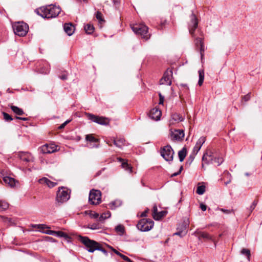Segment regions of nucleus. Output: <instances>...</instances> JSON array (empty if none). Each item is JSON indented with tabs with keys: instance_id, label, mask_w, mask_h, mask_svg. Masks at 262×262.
Masks as SVG:
<instances>
[{
	"instance_id": "nucleus-48",
	"label": "nucleus",
	"mask_w": 262,
	"mask_h": 262,
	"mask_svg": "<svg viewBox=\"0 0 262 262\" xmlns=\"http://www.w3.org/2000/svg\"><path fill=\"white\" fill-rule=\"evenodd\" d=\"M56 231H55L48 230V229L46 230V231H43V233H45L46 234H49V235H55V236L56 234Z\"/></svg>"
},
{
	"instance_id": "nucleus-39",
	"label": "nucleus",
	"mask_w": 262,
	"mask_h": 262,
	"mask_svg": "<svg viewBox=\"0 0 262 262\" xmlns=\"http://www.w3.org/2000/svg\"><path fill=\"white\" fill-rule=\"evenodd\" d=\"M165 215V211H164L158 212V213H157V214L156 215H154V219L155 220L158 221V220H160L163 216H164Z\"/></svg>"
},
{
	"instance_id": "nucleus-11",
	"label": "nucleus",
	"mask_w": 262,
	"mask_h": 262,
	"mask_svg": "<svg viewBox=\"0 0 262 262\" xmlns=\"http://www.w3.org/2000/svg\"><path fill=\"white\" fill-rule=\"evenodd\" d=\"M184 132L182 129H170V139L173 141H182L184 137Z\"/></svg>"
},
{
	"instance_id": "nucleus-51",
	"label": "nucleus",
	"mask_w": 262,
	"mask_h": 262,
	"mask_svg": "<svg viewBox=\"0 0 262 262\" xmlns=\"http://www.w3.org/2000/svg\"><path fill=\"white\" fill-rule=\"evenodd\" d=\"M159 104H163L164 103V97L162 95L161 93H159Z\"/></svg>"
},
{
	"instance_id": "nucleus-62",
	"label": "nucleus",
	"mask_w": 262,
	"mask_h": 262,
	"mask_svg": "<svg viewBox=\"0 0 262 262\" xmlns=\"http://www.w3.org/2000/svg\"><path fill=\"white\" fill-rule=\"evenodd\" d=\"M179 174H180V172H174V173H173V174H172V175H171V177H176V176H177L178 175H179Z\"/></svg>"
},
{
	"instance_id": "nucleus-9",
	"label": "nucleus",
	"mask_w": 262,
	"mask_h": 262,
	"mask_svg": "<svg viewBox=\"0 0 262 262\" xmlns=\"http://www.w3.org/2000/svg\"><path fill=\"white\" fill-rule=\"evenodd\" d=\"M101 200V192L99 190L92 189L89 193V201L90 204L97 205Z\"/></svg>"
},
{
	"instance_id": "nucleus-16",
	"label": "nucleus",
	"mask_w": 262,
	"mask_h": 262,
	"mask_svg": "<svg viewBox=\"0 0 262 262\" xmlns=\"http://www.w3.org/2000/svg\"><path fill=\"white\" fill-rule=\"evenodd\" d=\"M189 221L188 219H186L184 220V229L177 232L174 234L179 235L181 237H183L185 235L187 232V228L189 227Z\"/></svg>"
},
{
	"instance_id": "nucleus-34",
	"label": "nucleus",
	"mask_w": 262,
	"mask_h": 262,
	"mask_svg": "<svg viewBox=\"0 0 262 262\" xmlns=\"http://www.w3.org/2000/svg\"><path fill=\"white\" fill-rule=\"evenodd\" d=\"M198 234L200 238H202L206 239H211L210 235L206 232H200Z\"/></svg>"
},
{
	"instance_id": "nucleus-54",
	"label": "nucleus",
	"mask_w": 262,
	"mask_h": 262,
	"mask_svg": "<svg viewBox=\"0 0 262 262\" xmlns=\"http://www.w3.org/2000/svg\"><path fill=\"white\" fill-rule=\"evenodd\" d=\"M59 78L63 80H67L68 79V75L67 74H63L59 76Z\"/></svg>"
},
{
	"instance_id": "nucleus-8",
	"label": "nucleus",
	"mask_w": 262,
	"mask_h": 262,
	"mask_svg": "<svg viewBox=\"0 0 262 262\" xmlns=\"http://www.w3.org/2000/svg\"><path fill=\"white\" fill-rule=\"evenodd\" d=\"M161 156L167 161L172 162L173 158L174 151L170 145H166L161 149Z\"/></svg>"
},
{
	"instance_id": "nucleus-12",
	"label": "nucleus",
	"mask_w": 262,
	"mask_h": 262,
	"mask_svg": "<svg viewBox=\"0 0 262 262\" xmlns=\"http://www.w3.org/2000/svg\"><path fill=\"white\" fill-rule=\"evenodd\" d=\"M198 26V21L196 15L193 12L190 15V22L189 24V31L191 35L194 36V32Z\"/></svg>"
},
{
	"instance_id": "nucleus-26",
	"label": "nucleus",
	"mask_w": 262,
	"mask_h": 262,
	"mask_svg": "<svg viewBox=\"0 0 262 262\" xmlns=\"http://www.w3.org/2000/svg\"><path fill=\"white\" fill-rule=\"evenodd\" d=\"M10 108L12 111L17 115H23L25 113L21 108L16 106L11 105Z\"/></svg>"
},
{
	"instance_id": "nucleus-6",
	"label": "nucleus",
	"mask_w": 262,
	"mask_h": 262,
	"mask_svg": "<svg viewBox=\"0 0 262 262\" xmlns=\"http://www.w3.org/2000/svg\"><path fill=\"white\" fill-rule=\"evenodd\" d=\"M154 226V222L150 219H142L137 224V228L142 232L150 230Z\"/></svg>"
},
{
	"instance_id": "nucleus-30",
	"label": "nucleus",
	"mask_w": 262,
	"mask_h": 262,
	"mask_svg": "<svg viewBox=\"0 0 262 262\" xmlns=\"http://www.w3.org/2000/svg\"><path fill=\"white\" fill-rule=\"evenodd\" d=\"M241 253L243 255H244L246 256L247 259L250 261V256H251V252L250 250L248 249L243 248L242 249L241 251Z\"/></svg>"
},
{
	"instance_id": "nucleus-21",
	"label": "nucleus",
	"mask_w": 262,
	"mask_h": 262,
	"mask_svg": "<svg viewBox=\"0 0 262 262\" xmlns=\"http://www.w3.org/2000/svg\"><path fill=\"white\" fill-rule=\"evenodd\" d=\"M112 141L114 144L120 148H121L122 146L125 145V140L123 138H120L117 139L114 138L112 139Z\"/></svg>"
},
{
	"instance_id": "nucleus-23",
	"label": "nucleus",
	"mask_w": 262,
	"mask_h": 262,
	"mask_svg": "<svg viewBox=\"0 0 262 262\" xmlns=\"http://www.w3.org/2000/svg\"><path fill=\"white\" fill-rule=\"evenodd\" d=\"M119 160L122 162L121 166L123 168H124L125 170L128 171L130 173L132 172V166H130L126 161H125L121 158H119Z\"/></svg>"
},
{
	"instance_id": "nucleus-63",
	"label": "nucleus",
	"mask_w": 262,
	"mask_h": 262,
	"mask_svg": "<svg viewBox=\"0 0 262 262\" xmlns=\"http://www.w3.org/2000/svg\"><path fill=\"white\" fill-rule=\"evenodd\" d=\"M184 221L183 222V224L182 225L181 228L180 227H178V229H179L180 230H182V229H184Z\"/></svg>"
},
{
	"instance_id": "nucleus-59",
	"label": "nucleus",
	"mask_w": 262,
	"mask_h": 262,
	"mask_svg": "<svg viewBox=\"0 0 262 262\" xmlns=\"http://www.w3.org/2000/svg\"><path fill=\"white\" fill-rule=\"evenodd\" d=\"M166 23V20H161L160 24H161V28H162L163 27H164Z\"/></svg>"
},
{
	"instance_id": "nucleus-60",
	"label": "nucleus",
	"mask_w": 262,
	"mask_h": 262,
	"mask_svg": "<svg viewBox=\"0 0 262 262\" xmlns=\"http://www.w3.org/2000/svg\"><path fill=\"white\" fill-rule=\"evenodd\" d=\"M222 211L226 213H230L231 212H233V210H225V209H222Z\"/></svg>"
},
{
	"instance_id": "nucleus-3",
	"label": "nucleus",
	"mask_w": 262,
	"mask_h": 262,
	"mask_svg": "<svg viewBox=\"0 0 262 262\" xmlns=\"http://www.w3.org/2000/svg\"><path fill=\"white\" fill-rule=\"evenodd\" d=\"M133 31L136 34L139 35L143 38L147 40L150 34L148 32V28L143 24H136L132 26Z\"/></svg>"
},
{
	"instance_id": "nucleus-43",
	"label": "nucleus",
	"mask_w": 262,
	"mask_h": 262,
	"mask_svg": "<svg viewBox=\"0 0 262 262\" xmlns=\"http://www.w3.org/2000/svg\"><path fill=\"white\" fill-rule=\"evenodd\" d=\"M35 226H37V228L39 229V230L42 232H43V231H46L45 229L47 230V229L49 228L48 227L43 224L36 225H35Z\"/></svg>"
},
{
	"instance_id": "nucleus-41",
	"label": "nucleus",
	"mask_w": 262,
	"mask_h": 262,
	"mask_svg": "<svg viewBox=\"0 0 262 262\" xmlns=\"http://www.w3.org/2000/svg\"><path fill=\"white\" fill-rule=\"evenodd\" d=\"M3 115L4 116V119H5V120L6 121L10 122V121L13 120L12 117L10 115H9L8 113H5V112H3Z\"/></svg>"
},
{
	"instance_id": "nucleus-52",
	"label": "nucleus",
	"mask_w": 262,
	"mask_h": 262,
	"mask_svg": "<svg viewBox=\"0 0 262 262\" xmlns=\"http://www.w3.org/2000/svg\"><path fill=\"white\" fill-rule=\"evenodd\" d=\"M250 99V93H248V94L244 95L242 97V100L245 101V102H247L249 101Z\"/></svg>"
},
{
	"instance_id": "nucleus-40",
	"label": "nucleus",
	"mask_w": 262,
	"mask_h": 262,
	"mask_svg": "<svg viewBox=\"0 0 262 262\" xmlns=\"http://www.w3.org/2000/svg\"><path fill=\"white\" fill-rule=\"evenodd\" d=\"M205 141L206 138L205 137L202 136L199 139L196 143V145H198V146H200V147L201 148L202 146L205 143Z\"/></svg>"
},
{
	"instance_id": "nucleus-29",
	"label": "nucleus",
	"mask_w": 262,
	"mask_h": 262,
	"mask_svg": "<svg viewBox=\"0 0 262 262\" xmlns=\"http://www.w3.org/2000/svg\"><path fill=\"white\" fill-rule=\"evenodd\" d=\"M171 119L177 122H181L184 120V118L180 114L177 113L172 114Z\"/></svg>"
},
{
	"instance_id": "nucleus-64",
	"label": "nucleus",
	"mask_w": 262,
	"mask_h": 262,
	"mask_svg": "<svg viewBox=\"0 0 262 262\" xmlns=\"http://www.w3.org/2000/svg\"><path fill=\"white\" fill-rule=\"evenodd\" d=\"M47 238L48 239L49 241H51V242L53 241V239L51 237L48 236V237H47Z\"/></svg>"
},
{
	"instance_id": "nucleus-31",
	"label": "nucleus",
	"mask_w": 262,
	"mask_h": 262,
	"mask_svg": "<svg viewBox=\"0 0 262 262\" xmlns=\"http://www.w3.org/2000/svg\"><path fill=\"white\" fill-rule=\"evenodd\" d=\"M9 207V204L6 201L0 200V211H3Z\"/></svg>"
},
{
	"instance_id": "nucleus-57",
	"label": "nucleus",
	"mask_w": 262,
	"mask_h": 262,
	"mask_svg": "<svg viewBox=\"0 0 262 262\" xmlns=\"http://www.w3.org/2000/svg\"><path fill=\"white\" fill-rule=\"evenodd\" d=\"M200 146H198L195 144V146L193 148V151L196 152V154L200 150Z\"/></svg>"
},
{
	"instance_id": "nucleus-15",
	"label": "nucleus",
	"mask_w": 262,
	"mask_h": 262,
	"mask_svg": "<svg viewBox=\"0 0 262 262\" xmlns=\"http://www.w3.org/2000/svg\"><path fill=\"white\" fill-rule=\"evenodd\" d=\"M195 45L196 47L199 49L201 58H203L204 55L203 53L205 51L204 44L202 38L197 37L195 39Z\"/></svg>"
},
{
	"instance_id": "nucleus-24",
	"label": "nucleus",
	"mask_w": 262,
	"mask_h": 262,
	"mask_svg": "<svg viewBox=\"0 0 262 262\" xmlns=\"http://www.w3.org/2000/svg\"><path fill=\"white\" fill-rule=\"evenodd\" d=\"M161 81L162 84L166 83L168 85L171 84V82L170 80V77L168 72H165L163 78L161 80Z\"/></svg>"
},
{
	"instance_id": "nucleus-53",
	"label": "nucleus",
	"mask_w": 262,
	"mask_h": 262,
	"mask_svg": "<svg viewBox=\"0 0 262 262\" xmlns=\"http://www.w3.org/2000/svg\"><path fill=\"white\" fill-rule=\"evenodd\" d=\"M158 213V208L156 205H154L152 208V216L156 215Z\"/></svg>"
},
{
	"instance_id": "nucleus-37",
	"label": "nucleus",
	"mask_w": 262,
	"mask_h": 262,
	"mask_svg": "<svg viewBox=\"0 0 262 262\" xmlns=\"http://www.w3.org/2000/svg\"><path fill=\"white\" fill-rule=\"evenodd\" d=\"M110 248H111V249L113 250V251L115 253H116L117 255H118L120 257H121L123 260H128V257L127 256L121 254V253L118 252L117 250H116L115 249H114L112 247H110Z\"/></svg>"
},
{
	"instance_id": "nucleus-50",
	"label": "nucleus",
	"mask_w": 262,
	"mask_h": 262,
	"mask_svg": "<svg viewBox=\"0 0 262 262\" xmlns=\"http://www.w3.org/2000/svg\"><path fill=\"white\" fill-rule=\"evenodd\" d=\"M71 121V120H68L61 124L59 127V129H62L65 127V126Z\"/></svg>"
},
{
	"instance_id": "nucleus-55",
	"label": "nucleus",
	"mask_w": 262,
	"mask_h": 262,
	"mask_svg": "<svg viewBox=\"0 0 262 262\" xmlns=\"http://www.w3.org/2000/svg\"><path fill=\"white\" fill-rule=\"evenodd\" d=\"M49 71H50L49 69L48 68L46 69H42L40 70V73H41L42 74H47L49 73Z\"/></svg>"
},
{
	"instance_id": "nucleus-45",
	"label": "nucleus",
	"mask_w": 262,
	"mask_h": 262,
	"mask_svg": "<svg viewBox=\"0 0 262 262\" xmlns=\"http://www.w3.org/2000/svg\"><path fill=\"white\" fill-rule=\"evenodd\" d=\"M88 228H90L92 230H96V229H98L100 228V225L99 224L94 223L91 225H89L88 226Z\"/></svg>"
},
{
	"instance_id": "nucleus-36",
	"label": "nucleus",
	"mask_w": 262,
	"mask_h": 262,
	"mask_svg": "<svg viewBox=\"0 0 262 262\" xmlns=\"http://www.w3.org/2000/svg\"><path fill=\"white\" fill-rule=\"evenodd\" d=\"M85 139L87 141L90 142H97L98 139L95 138L92 135H87L85 137Z\"/></svg>"
},
{
	"instance_id": "nucleus-28",
	"label": "nucleus",
	"mask_w": 262,
	"mask_h": 262,
	"mask_svg": "<svg viewBox=\"0 0 262 262\" xmlns=\"http://www.w3.org/2000/svg\"><path fill=\"white\" fill-rule=\"evenodd\" d=\"M199 79L198 81V85L201 86L203 84L204 80V71L203 70L199 71Z\"/></svg>"
},
{
	"instance_id": "nucleus-38",
	"label": "nucleus",
	"mask_w": 262,
	"mask_h": 262,
	"mask_svg": "<svg viewBox=\"0 0 262 262\" xmlns=\"http://www.w3.org/2000/svg\"><path fill=\"white\" fill-rule=\"evenodd\" d=\"M205 191V186L204 185L199 186L197 187L196 192L200 195L204 194Z\"/></svg>"
},
{
	"instance_id": "nucleus-22",
	"label": "nucleus",
	"mask_w": 262,
	"mask_h": 262,
	"mask_svg": "<svg viewBox=\"0 0 262 262\" xmlns=\"http://www.w3.org/2000/svg\"><path fill=\"white\" fill-rule=\"evenodd\" d=\"M122 201L120 200H116L108 204L110 209L114 210L122 205Z\"/></svg>"
},
{
	"instance_id": "nucleus-2",
	"label": "nucleus",
	"mask_w": 262,
	"mask_h": 262,
	"mask_svg": "<svg viewBox=\"0 0 262 262\" xmlns=\"http://www.w3.org/2000/svg\"><path fill=\"white\" fill-rule=\"evenodd\" d=\"M202 161L207 164H216L217 166H219L223 162L224 160L222 157L214 155L211 151H207L204 154Z\"/></svg>"
},
{
	"instance_id": "nucleus-42",
	"label": "nucleus",
	"mask_w": 262,
	"mask_h": 262,
	"mask_svg": "<svg viewBox=\"0 0 262 262\" xmlns=\"http://www.w3.org/2000/svg\"><path fill=\"white\" fill-rule=\"evenodd\" d=\"M194 159V155L192 154L190 155L188 158L187 161L186 162V165L190 166L192 161H193Z\"/></svg>"
},
{
	"instance_id": "nucleus-1",
	"label": "nucleus",
	"mask_w": 262,
	"mask_h": 262,
	"mask_svg": "<svg viewBox=\"0 0 262 262\" xmlns=\"http://www.w3.org/2000/svg\"><path fill=\"white\" fill-rule=\"evenodd\" d=\"M61 10L59 6L51 4L36 9L35 12L42 18L49 19L57 17Z\"/></svg>"
},
{
	"instance_id": "nucleus-25",
	"label": "nucleus",
	"mask_w": 262,
	"mask_h": 262,
	"mask_svg": "<svg viewBox=\"0 0 262 262\" xmlns=\"http://www.w3.org/2000/svg\"><path fill=\"white\" fill-rule=\"evenodd\" d=\"M187 155V149L184 147L178 152V156L180 162H183Z\"/></svg>"
},
{
	"instance_id": "nucleus-7",
	"label": "nucleus",
	"mask_w": 262,
	"mask_h": 262,
	"mask_svg": "<svg viewBox=\"0 0 262 262\" xmlns=\"http://www.w3.org/2000/svg\"><path fill=\"white\" fill-rule=\"evenodd\" d=\"M85 116L89 120L97 124L102 125L109 124L110 119L107 118L103 116H99L89 113H86Z\"/></svg>"
},
{
	"instance_id": "nucleus-32",
	"label": "nucleus",
	"mask_w": 262,
	"mask_h": 262,
	"mask_svg": "<svg viewBox=\"0 0 262 262\" xmlns=\"http://www.w3.org/2000/svg\"><path fill=\"white\" fill-rule=\"evenodd\" d=\"M115 231L120 235H123L125 232L124 227L122 225H118L115 227Z\"/></svg>"
},
{
	"instance_id": "nucleus-27",
	"label": "nucleus",
	"mask_w": 262,
	"mask_h": 262,
	"mask_svg": "<svg viewBox=\"0 0 262 262\" xmlns=\"http://www.w3.org/2000/svg\"><path fill=\"white\" fill-rule=\"evenodd\" d=\"M84 29L85 32L88 34H91L94 32L95 29L94 26L90 24H87L85 25L84 26Z\"/></svg>"
},
{
	"instance_id": "nucleus-33",
	"label": "nucleus",
	"mask_w": 262,
	"mask_h": 262,
	"mask_svg": "<svg viewBox=\"0 0 262 262\" xmlns=\"http://www.w3.org/2000/svg\"><path fill=\"white\" fill-rule=\"evenodd\" d=\"M55 236L59 237H64L67 239L70 238L69 235L67 233L60 231H56Z\"/></svg>"
},
{
	"instance_id": "nucleus-10",
	"label": "nucleus",
	"mask_w": 262,
	"mask_h": 262,
	"mask_svg": "<svg viewBox=\"0 0 262 262\" xmlns=\"http://www.w3.org/2000/svg\"><path fill=\"white\" fill-rule=\"evenodd\" d=\"M70 193L68 190L63 189L62 187L57 191L56 201L58 203H63L67 202L70 199Z\"/></svg>"
},
{
	"instance_id": "nucleus-47",
	"label": "nucleus",
	"mask_w": 262,
	"mask_h": 262,
	"mask_svg": "<svg viewBox=\"0 0 262 262\" xmlns=\"http://www.w3.org/2000/svg\"><path fill=\"white\" fill-rule=\"evenodd\" d=\"M97 250L102 251L105 255H107V251L103 248L101 245L99 243V246H97V248H96Z\"/></svg>"
},
{
	"instance_id": "nucleus-20",
	"label": "nucleus",
	"mask_w": 262,
	"mask_h": 262,
	"mask_svg": "<svg viewBox=\"0 0 262 262\" xmlns=\"http://www.w3.org/2000/svg\"><path fill=\"white\" fill-rule=\"evenodd\" d=\"M65 32L69 35H72L74 31V26L71 24H65L63 26Z\"/></svg>"
},
{
	"instance_id": "nucleus-14",
	"label": "nucleus",
	"mask_w": 262,
	"mask_h": 262,
	"mask_svg": "<svg viewBox=\"0 0 262 262\" xmlns=\"http://www.w3.org/2000/svg\"><path fill=\"white\" fill-rule=\"evenodd\" d=\"M162 113L161 111L157 107H155L150 110L149 117L153 120L158 121L160 120Z\"/></svg>"
},
{
	"instance_id": "nucleus-4",
	"label": "nucleus",
	"mask_w": 262,
	"mask_h": 262,
	"mask_svg": "<svg viewBox=\"0 0 262 262\" xmlns=\"http://www.w3.org/2000/svg\"><path fill=\"white\" fill-rule=\"evenodd\" d=\"M14 33L19 36H24L28 32L29 27L24 22H16L12 25Z\"/></svg>"
},
{
	"instance_id": "nucleus-13",
	"label": "nucleus",
	"mask_w": 262,
	"mask_h": 262,
	"mask_svg": "<svg viewBox=\"0 0 262 262\" xmlns=\"http://www.w3.org/2000/svg\"><path fill=\"white\" fill-rule=\"evenodd\" d=\"M17 157L22 161L29 162L34 161V157L28 152L20 151L17 154Z\"/></svg>"
},
{
	"instance_id": "nucleus-35",
	"label": "nucleus",
	"mask_w": 262,
	"mask_h": 262,
	"mask_svg": "<svg viewBox=\"0 0 262 262\" xmlns=\"http://www.w3.org/2000/svg\"><path fill=\"white\" fill-rule=\"evenodd\" d=\"M111 213L110 211L102 214L99 218V221H102L111 216Z\"/></svg>"
},
{
	"instance_id": "nucleus-18",
	"label": "nucleus",
	"mask_w": 262,
	"mask_h": 262,
	"mask_svg": "<svg viewBox=\"0 0 262 262\" xmlns=\"http://www.w3.org/2000/svg\"><path fill=\"white\" fill-rule=\"evenodd\" d=\"M39 182L40 184H46L50 188H53L57 185V183L52 182L45 177L40 179L39 180Z\"/></svg>"
},
{
	"instance_id": "nucleus-19",
	"label": "nucleus",
	"mask_w": 262,
	"mask_h": 262,
	"mask_svg": "<svg viewBox=\"0 0 262 262\" xmlns=\"http://www.w3.org/2000/svg\"><path fill=\"white\" fill-rule=\"evenodd\" d=\"M3 181L6 184L11 188L15 186L16 182H17L15 179L10 177H4Z\"/></svg>"
},
{
	"instance_id": "nucleus-5",
	"label": "nucleus",
	"mask_w": 262,
	"mask_h": 262,
	"mask_svg": "<svg viewBox=\"0 0 262 262\" xmlns=\"http://www.w3.org/2000/svg\"><path fill=\"white\" fill-rule=\"evenodd\" d=\"M80 241L84 245L86 248V250L89 252L93 253L95 250L97 246H99V243L90 239L87 236H79Z\"/></svg>"
},
{
	"instance_id": "nucleus-46",
	"label": "nucleus",
	"mask_w": 262,
	"mask_h": 262,
	"mask_svg": "<svg viewBox=\"0 0 262 262\" xmlns=\"http://www.w3.org/2000/svg\"><path fill=\"white\" fill-rule=\"evenodd\" d=\"M96 17L99 21H104V19L102 18V13L100 12H97Z\"/></svg>"
},
{
	"instance_id": "nucleus-58",
	"label": "nucleus",
	"mask_w": 262,
	"mask_h": 262,
	"mask_svg": "<svg viewBox=\"0 0 262 262\" xmlns=\"http://www.w3.org/2000/svg\"><path fill=\"white\" fill-rule=\"evenodd\" d=\"M16 119L21 120L23 121H27L29 120L28 118L21 117H16Z\"/></svg>"
},
{
	"instance_id": "nucleus-61",
	"label": "nucleus",
	"mask_w": 262,
	"mask_h": 262,
	"mask_svg": "<svg viewBox=\"0 0 262 262\" xmlns=\"http://www.w3.org/2000/svg\"><path fill=\"white\" fill-rule=\"evenodd\" d=\"M147 210L144 211V212H143L141 213V217H146L147 216Z\"/></svg>"
},
{
	"instance_id": "nucleus-44",
	"label": "nucleus",
	"mask_w": 262,
	"mask_h": 262,
	"mask_svg": "<svg viewBox=\"0 0 262 262\" xmlns=\"http://www.w3.org/2000/svg\"><path fill=\"white\" fill-rule=\"evenodd\" d=\"M257 204V201L254 200L252 204L250 205V207L248 209L250 213H251L253 210L255 209V207Z\"/></svg>"
},
{
	"instance_id": "nucleus-17",
	"label": "nucleus",
	"mask_w": 262,
	"mask_h": 262,
	"mask_svg": "<svg viewBox=\"0 0 262 262\" xmlns=\"http://www.w3.org/2000/svg\"><path fill=\"white\" fill-rule=\"evenodd\" d=\"M56 150L55 146H50L47 144L44 145L41 147V151L43 154H51Z\"/></svg>"
},
{
	"instance_id": "nucleus-49",
	"label": "nucleus",
	"mask_w": 262,
	"mask_h": 262,
	"mask_svg": "<svg viewBox=\"0 0 262 262\" xmlns=\"http://www.w3.org/2000/svg\"><path fill=\"white\" fill-rule=\"evenodd\" d=\"M90 216L92 218L97 219L99 217V214L98 213L93 212L92 211H90Z\"/></svg>"
},
{
	"instance_id": "nucleus-56",
	"label": "nucleus",
	"mask_w": 262,
	"mask_h": 262,
	"mask_svg": "<svg viewBox=\"0 0 262 262\" xmlns=\"http://www.w3.org/2000/svg\"><path fill=\"white\" fill-rule=\"evenodd\" d=\"M200 208H201V209H202V211H205L206 210V209H207V206H206V205H205V204H204L203 203H201L200 204Z\"/></svg>"
}]
</instances>
